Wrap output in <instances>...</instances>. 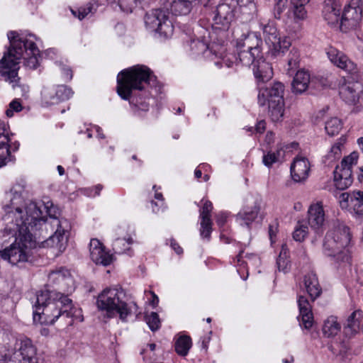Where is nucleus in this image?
<instances>
[{
	"label": "nucleus",
	"instance_id": "nucleus-23",
	"mask_svg": "<svg viewBox=\"0 0 363 363\" xmlns=\"http://www.w3.org/2000/svg\"><path fill=\"white\" fill-rule=\"evenodd\" d=\"M362 91V84L358 82H346L340 87V96L347 104H354Z\"/></svg>",
	"mask_w": 363,
	"mask_h": 363
},
{
	"label": "nucleus",
	"instance_id": "nucleus-17",
	"mask_svg": "<svg viewBox=\"0 0 363 363\" xmlns=\"http://www.w3.org/2000/svg\"><path fill=\"white\" fill-rule=\"evenodd\" d=\"M325 221V213L322 201L313 202L308 210V222L317 233L323 232Z\"/></svg>",
	"mask_w": 363,
	"mask_h": 363
},
{
	"label": "nucleus",
	"instance_id": "nucleus-54",
	"mask_svg": "<svg viewBox=\"0 0 363 363\" xmlns=\"http://www.w3.org/2000/svg\"><path fill=\"white\" fill-rule=\"evenodd\" d=\"M290 58L288 61L289 70L296 68L298 63L299 55L298 51L295 49H292L289 53Z\"/></svg>",
	"mask_w": 363,
	"mask_h": 363
},
{
	"label": "nucleus",
	"instance_id": "nucleus-50",
	"mask_svg": "<svg viewBox=\"0 0 363 363\" xmlns=\"http://www.w3.org/2000/svg\"><path fill=\"white\" fill-rule=\"evenodd\" d=\"M156 345L155 343L147 344L140 351V354L144 360H152L155 357Z\"/></svg>",
	"mask_w": 363,
	"mask_h": 363
},
{
	"label": "nucleus",
	"instance_id": "nucleus-49",
	"mask_svg": "<svg viewBox=\"0 0 363 363\" xmlns=\"http://www.w3.org/2000/svg\"><path fill=\"white\" fill-rule=\"evenodd\" d=\"M212 231L211 219H201L200 235L203 238L209 239Z\"/></svg>",
	"mask_w": 363,
	"mask_h": 363
},
{
	"label": "nucleus",
	"instance_id": "nucleus-32",
	"mask_svg": "<svg viewBox=\"0 0 363 363\" xmlns=\"http://www.w3.org/2000/svg\"><path fill=\"white\" fill-rule=\"evenodd\" d=\"M362 318V311L361 310H356L349 315L344 328L346 335H352L359 331Z\"/></svg>",
	"mask_w": 363,
	"mask_h": 363
},
{
	"label": "nucleus",
	"instance_id": "nucleus-47",
	"mask_svg": "<svg viewBox=\"0 0 363 363\" xmlns=\"http://www.w3.org/2000/svg\"><path fill=\"white\" fill-rule=\"evenodd\" d=\"M145 321L152 331L157 330L160 328L159 315L155 312H152L145 315Z\"/></svg>",
	"mask_w": 363,
	"mask_h": 363
},
{
	"label": "nucleus",
	"instance_id": "nucleus-24",
	"mask_svg": "<svg viewBox=\"0 0 363 363\" xmlns=\"http://www.w3.org/2000/svg\"><path fill=\"white\" fill-rule=\"evenodd\" d=\"M299 315L301 317L300 325L306 329H309L313 323V315L311 306L308 300L303 296H298L297 300Z\"/></svg>",
	"mask_w": 363,
	"mask_h": 363
},
{
	"label": "nucleus",
	"instance_id": "nucleus-48",
	"mask_svg": "<svg viewBox=\"0 0 363 363\" xmlns=\"http://www.w3.org/2000/svg\"><path fill=\"white\" fill-rule=\"evenodd\" d=\"M277 265L279 271L286 273L290 268V261L287 259L286 252L283 250L280 252L277 259Z\"/></svg>",
	"mask_w": 363,
	"mask_h": 363
},
{
	"label": "nucleus",
	"instance_id": "nucleus-4",
	"mask_svg": "<svg viewBox=\"0 0 363 363\" xmlns=\"http://www.w3.org/2000/svg\"><path fill=\"white\" fill-rule=\"evenodd\" d=\"M253 73L257 84V101L259 106L268 105L269 113L274 122L281 120L284 112V85L279 82L267 84L273 76L272 65L261 56L253 65Z\"/></svg>",
	"mask_w": 363,
	"mask_h": 363
},
{
	"label": "nucleus",
	"instance_id": "nucleus-1",
	"mask_svg": "<svg viewBox=\"0 0 363 363\" xmlns=\"http://www.w3.org/2000/svg\"><path fill=\"white\" fill-rule=\"evenodd\" d=\"M23 187L14 186L6 194L9 203L4 206L5 215V228L0 230V246L14 241L16 237H21L28 228L41 230L43 227L47 230L48 227H57L55 233L48 239L42 242L43 247H55L58 252H63L69 236V224L66 219L60 220L50 217V221L45 220L41 206L38 203L24 199L22 195Z\"/></svg>",
	"mask_w": 363,
	"mask_h": 363
},
{
	"label": "nucleus",
	"instance_id": "nucleus-25",
	"mask_svg": "<svg viewBox=\"0 0 363 363\" xmlns=\"http://www.w3.org/2000/svg\"><path fill=\"white\" fill-rule=\"evenodd\" d=\"M148 34L154 39L162 41L170 38L174 32V24H145Z\"/></svg>",
	"mask_w": 363,
	"mask_h": 363
},
{
	"label": "nucleus",
	"instance_id": "nucleus-26",
	"mask_svg": "<svg viewBox=\"0 0 363 363\" xmlns=\"http://www.w3.org/2000/svg\"><path fill=\"white\" fill-rule=\"evenodd\" d=\"M243 252H240L239 255L234 259L233 262L238 267V272L240 277L245 280L248 276V266L249 264H258L260 262L259 258L256 255H250L245 256V259H243Z\"/></svg>",
	"mask_w": 363,
	"mask_h": 363
},
{
	"label": "nucleus",
	"instance_id": "nucleus-18",
	"mask_svg": "<svg viewBox=\"0 0 363 363\" xmlns=\"http://www.w3.org/2000/svg\"><path fill=\"white\" fill-rule=\"evenodd\" d=\"M90 257L96 264L108 266L113 262V255L106 250L97 239H91L89 243Z\"/></svg>",
	"mask_w": 363,
	"mask_h": 363
},
{
	"label": "nucleus",
	"instance_id": "nucleus-15",
	"mask_svg": "<svg viewBox=\"0 0 363 363\" xmlns=\"http://www.w3.org/2000/svg\"><path fill=\"white\" fill-rule=\"evenodd\" d=\"M260 211V201L250 197L247 203L236 215V221L241 226L250 228L251 224L256 220Z\"/></svg>",
	"mask_w": 363,
	"mask_h": 363
},
{
	"label": "nucleus",
	"instance_id": "nucleus-28",
	"mask_svg": "<svg viewBox=\"0 0 363 363\" xmlns=\"http://www.w3.org/2000/svg\"><path fill=\"white\" fill-rule=\"evenodd\" d=\"M303 285L306 292L313 301L321 294L322 289L318 277L315 273L310 272L305 275L303 279Z\"/></svg>",
	"mask_w": 363,
	"mask_h": 363
},
{
	"label": "nucleus",
	"instance_id": "nucleus-20",
	"mask_svg": "<svg viewBox=\"0 0 363 363\" xmlns=\"http://www.w3.org/2000/svg\"><path fill=\"white\" fill-rule=\"evenodd\" d=\"M316 78L311 77L308 71L298 70L292 82V91L296 94H302L307 90L309 86L316 88Z\"/></svg>",
	"mask_w": 363,
	"mask_h": 363
},
{
	"label": "nucleus",
	"instance_id": "nucleus-51",
	"mask_svg": "<svg viewBox=\"0 0 363 363\" xmlns=\"http://www.w3.org/2000/svg\"><path fill=\"white\" fill-rule=\"evenodd\" d=\"M335 196L338 199L340 207L342 209H346L350 206L352 191L338 193L335 194Z\"/></svg>",
	"mask_w": 363,
	"mask_h": 363
},
{
	"label": "nucleus",
	"instance_id": "nucleus-58",
	"mask_svg": "<svg viewBox=\"0 0 363 363\" xmlns=\"http://www.w3.org/2000/svg\"><path fill=\"white\" fill-rule=\"evenodd\" d=\"M60 69L62 71V74L64 75L66 79L70 80L72 78V72L69 69V67L66 65L60 63Z\"/></svg>",
	"mask_w": 363,
	"mask_h": 363
},
{
	"label": "nucleus",
	"instance_id": "nucleus-40",
	"mask_svg": "<svg viewBox=\"0 0 363 363\" xmlns=\"http://www.w3.org/2000/svg\"><path fill=\"white\" fill-rule=\"evenodd\" d=\"M310 0H291L294 6V18L298 21H303L307 16V12L305 6L309 3Z\"/></svg>",
	"mask_w": 363,
	"mask_h": 363
},
{
	"label": "nucleus",
	"instance_id": "nucleus-53",
	"mask_svg": "<svg viewBox=\"0 0 363 363\" xmlns=\"http://www.w3.org/2000/svg\"><path fill=\"white\" fill-rule=\"evenodd\" d=\"M308 234V227L304 225H298L294 233H293V238L295 240L301 242L303 241L306 235Z\"/></svg>",
	"mask_w": 363,
	"mask_h": 363
},
{
	"label": "nucleus",
	"instance_id": "nucleus-8",
	"mask_svg": "<svg viewBox=\"0 0 363 363\" xmlns=\"http://www.w3.org/2000/svg\"><path fill=\"white\" fill-rule=\"evenodd\" d=\"M28 228L21 237H16L9 246L0 250V257L12 265L28 262L32 250L36 247L38 242Z\"/></svg>",
	"mask_w": 363,
	"mask_h": 363
},
{
	"label": "nucleus",
	"instance_id": "nucleus-33",
	"mask_svg": "<svg viewBox=\"0 0 363 363\" xmlns=\"http://www.w3.org/2000/svg\"><path fill=\"white\" fill-rule=\"evenodd\" d=\"M340 330L341 325L336 316L330 315L324 320L322 331L325 337H334L340 332Z\"/></svg>",
	"mask_w": 363,
	"mask_h": 363
},
{
	"label": "nucleus",
	"instance_id": "nucleus-45",
	"mask_svg": "<svg viewBox=\"0 0 363 363\" xmlns=\"http://www.w3.org/2000/svg\"><path fill=\"white\" fill-rule=\"evenodd\" d=\"M346 141L345 138H340L331 147L328 157L330 160H337L341 157L342 149Z\"/></svg>",
	"mask_w": 363,
	"mask_h": 363
},
{
	"label": "nucleus",
	"instance_id": "nucleus-62",
	"mask_svg": "<svg viewBox=\"0 0 363 363\" xmlns=\"http://www.w3.org/2000/svg\"><path fill=\"white\" fill-rule=\"evenodd\" d=\"M265 142L271 145L274 142V134L272 132H267L265 136Z\"/></svg>",
	"mask_w": 363,
	"mask_h": 363
},
{
	"label": "nucleus",
	"instance_id": "nucleus-27",
	"mask_svg": "<svg viewBox=\"0 0 363 363\" xmlns=\"http://www.w3.org/2000/svg\"><path fill=\"white\" fill-rule=\"evenodd\" d=\"M49 280L57 284H63L67 286V289L65 291L67 293L72 292L73 290V280L69 270L65 268H60L58 270L53 271L49 274Z\"/></svg>",
	"mask_w": 363,
	"mask_h": 363
},
{
	"label": "nucleus",
	"instance_id": "nucleus-46",
	"mask_svg": "<svg viewBox=\"0 0 363 363\" xmlns=\"http://www.w3.org/2000/svg\"><path fill=\"white\" fill-rule=\"evenodd\" d=\"M201 203H202V207L199 210L200 219H211V213L213 210L212 203L208 200H206L205 199H203L201 201Z\"/></svg>",
	"mask_w": 363,
	"mask_h": 363
},
{
	"label": "nucleus",
	"instance_id": "nucleus-29",
	"mask_svg": "<svg viewBox=\"0 0 363 363\" xmlns=\"http://www.w3.org/2000/svg\"><path fill=\"white\" fill-rule=\"evenodd\" d=\"M211 16L213 21L220 23H231L234 18L233 9L228 4H219Z\"/></svg>",
	"mask_w": 363,
	"mask_h": 363
},
{
	"label": "nucleus",
	"instance_id": "nucleus-57",
	"mask_svg": "<svg viewBox=\"0 0 363 363\" xmlns=\"http://www.w3.org/2000/svg\"><path fill=\"white\" fill-rule=\"evenodd\" d=\"M228 213L220 212L216 215V223L220 227H223L227 221Z\"/></svg>",
	"mask_w": 363,
	"mask_h": 363
},
{
	"label": "nucleus",
	"instance_id": "nucleus-59",
	"mask_svg": "<svg viewBox=\"0 0 363 363\" xmlns=\"http://www.w3.org/2000/svg\"><path fill=\"white\" fill-rule=\"evenodd\" d=\"M170 246L175 251V252L178 255H182L183 253V249L179 246V245L177 242L174 239L170 240Z\"/></svg>",
	"mask_w": 363,
	"mask_h": 363
},
{
	"label": "nucleus",
	"instance_id": "nucleus-37",
	"mask_svg": "<svg viewBox=\"0 0 363 363\" xmlns=\"http://www.w3.org/2000/svg\"><path fill=\"white\" fill-rule=\"evenodd\" d=\"M1 337L2 342H0V358L7 360V357L13 351L14 337L6 333H4Z\"/></svg>",
	"mask_w": 363,
	"mask_h": 363
},
{
	"label": "nucleus",
	"instance_id": "nucleus-10",
	"mask_svg": "<svg viewBox=\"0 0 363 363\" xmlns=\"http://www.w3.org/2000/svg\"><path fill=\"white\" fill-rule=\"evenodd\" d=\"M7 359L8 363H38L36 349L29 338L20 337L14 340L13 351Z\"/></svg>",
	"mask_w": 363,
	"mask_h": 363
},
{
	"label": "nucleus",
	"instance_id": "nucleus-34",
	"mask_svg": "<svg viewBox=\"0 0 363 363\" xmlns=\"http://www.w3.org/2000/svg\"><path fill=\"white\" fill-rule=\"evenodd\" d=\"M241 8V13L245 21H255L257 17V6L253 0H235Z\"/></svg>",
	"mask_w": 363,
	"mask_h": 363
},
{
	"label": "nucleus",
	"instance_id": "nucleus-9",
	"mask_svg": "<svg viewBox=\"0 0 363 363\" xmlns=\"http://www.w3.org/2000/svg\"><path fill=\"white\" fill-rule=\"evenodd\" d=\"M361 1L362 0H351L349 4L345 7L340 17L336 0H323L324 4L323 18L328 23H339V21L340 23L344 21L358 23L362 20V10L360 7Z\"/></svg>",
	"mask_w": 363,
	"mask_h": 363
},
{
	"label": "nucleus",
	"instance_id": "nucleus-38",
	"mask_svg": "<svg viewBox=\"0 0 363 363\" xmlns=\"http://www.w3.org/2000/svg\"><path fill=\"white\" fill-rule=\"evenodd\" d=\"M192 346V341L189 336L182 335L177 337L175 342V351L180 355L185 357L188 354L190 348Z\"/></svg>",
	"mask_w": 363,
	"mask_h": 363
},
{
	"label": "nucleus",
	"instance_id": "nucleus-7",
	"mask_svg": "<svg viewBox=\"0 0 363 363\" xmlns=\"http://www.w3.org/2000/svg\"><path fill=\"white\" fill-rule=\"evenodd\" d=\"M350 229L343 223H335L327 232L323 242L324 253L334 257L337 262L350 263L351 255Z\"/></svg>",
	"mask_w": 363,
	"mask_h": 363
},
{
	"label": "nucleus",
	"instance_id": "nucleus-6",
	"mask_svg": "<svg viewBox=\"0 0 363 363\" xmlns=\"http://www.w3.org/2000/svg\"><path fill=\"white\" fill-rule=\"evenodd\" d=\"M124 293L117 288H106L98 296L96 306L99 311L104 313V317L113 318L119 316L122 321H126L131 315L136 316L140 313L134 301L125 302L123 300Z\"/></svg>",
	"mask_w": 363,
	"mask_h": 363
},
{
	"label": "nucleus",
	"instance_id": "nucleus-43",
	"mask_svg": "<svg viewBox=\"0 0 363 363\" xmlns=\"http://www.w3.org/2000/svg\"><path fill=\"white\" fill-rule=\"evenodd\" d=\"M52 88L55 89L56 97H57V103L69 99L73 94L72 89L65 85H57Z\"/></svg>",
	"mask_w": 363,
	"mask_h": 363
},
{
	"label": "nucleus",
	"instance_id": "nucleus-2",
	"mask_svg": "<svg viewBox=\"0 0 363 363\" xmlns=\"http://www.w3.org/2000/svg\"><path fill=\"white\" fill-rule=\"evenodd\" d=\"M9 46L0 60V78L12 84L13 88L18 85V65L21 60L24 65L35 69L39 65L40 50L36 45L37 38L33 35H24L17 31L7 33Z\"/></svg>",
	"mask_w": 363,
	"mask_h": 363
},
{
	"label": "nucleus",
	"instance_id": "nucleus-42",
	"mask_svg": "<svg viewBox=\"0 0 363 363\" xmlns=\"http://www.w3.org/2000/svg\"><path fill=\"white\" fill-rule=\"evenodd\" d=\"M131 243L132 239L130 238H118L113 243V250L115 253L123 254L130 248Z\"/></svg>",
	"mask_w": 363,
	"mask_h": 363
},
{
	"label": "nucleus",
	"instance_id": "nucleus-52",
	"mask_svg": "<svg viewBox=\"0 0 363 363\" xmlns=\"http://www.w3.org/2000/svg\"><path fill=\"white\" fill-rule=\"evenodd\" d=\"M156 188L157 186L154 185L153 189L155 191V199H157L160 202V203L154 201H151L152 211L155 213L159 212L160 208L164 207L163 195L162 193L157 192Z\"/></svg>",
	"mask_w": 363,
	"mask_h": 363
},
{
	"label": "nucleus",
	"instance_id": "nucleus-56",
	"mask_svg": "<svg viewBox=\"0 0 363 363\" xmlns=\"http://www.w3.org/2000/svg\"><path fill=\"white\" fill-rule=\"evenodd\" d=\"M22 109V106L18 100L12 101L9 104V108L6 110V114L8 117L13 115V111L19 112Z\"/></svg>",
	"mask_w": 363,
	"mask_h": 363
},
{
	"label": "nucleus",
	"instance_id": "nucleus-12",
	"mask_svg": "<svg viewBox=\"0 0 363 363\" xmlns=\"http://www.w3.org/2000/svg\"><path fill=\"white\" fill-rule=\"evenodd\" d=\"M263 33L269 52L274 57L282 56L290 48L291 43L286 36H281L274 24H264Z\"/></svg>",
	"mask_w": 363,
	"mask_h": 363
},
{
	"label": "nucleus",
	"instance_id": "nucleus-35",
	"mask_svg": "<svg viewBox=\"0 0 363 363\" xmlns=\"http://www.w3.org/2000/svg\"><path fill=\"white\" fill-rule=\"evenodd\" d=\"M285 156V151L282 145H279L275 152L268 151L267 154H264L262 157L263 164L267 167H271L277 162H281Z\"/></svg>",
	"mask_w": 363,
	"mask_h": 363
},
{
	"label": "nucleus",
	"instance_id": "nucleus-64",
	"mask_svg": "<svg viewBox=\"0 0 363 363\" xmlns=\"http://www.w3.org/2000/svg\"><path fill=\"white\" fill-rule=\"evenodd\" d=\"M358 28H355L357 38L363 40V24H358Z\"/></svg>",
	"mask_w": 363,
	"mask_h": 363
},
{
	"label": "nucleus",
	"instance_id": "nucleus-13",
	"mask_svg": "<svg viewBox=\"0 0 363 363\" xmlns=\"http://www.w3.org/2000/svg\"><path fill=\"white\" fill-rule=\"evenodd\" d=\"M358 160V154L352 152L341 162L340 166H337L334 170V184L337 189L344 190L352 183V167Z\"/></svg>",
	"mask_w": 363,
	"mask_h": 363
},
{
	"label": "nucleus",
	"instance_id": "nucleus-5",
	"mask_svg": "<svg viewBox=\"0 0 363 363\" xmlns=\"http://www.w3.org/2000/svg\"><path fill=\"white\" fill-rule=\"evenodd\" d=\"M33 308V322L40 325H52L60 317H72L77 311L67 295L49 289L37 292Z\"/></svg>",
	"mask_w": 363,
	"mask_h": 363
},
{
	"label": "nucleus",
	"instance_id": "nucleus-31",
	"mask_svg": "<svg viewBox=\"0 0 363 363\" xmlns=\"http://www.w3.org/2000/svg\"><path fill=\"white\" fill-rule=\"evenodd\" d=\"M172 13L165 9H155L146 13L145 23H166L172 19Z\"/></svg>",
	"mask_w": 363,
	"mask_h": 363
},
{
	"label": "nucleus",
	"instance_id": "nucleus-11",
	"mask_svg": "<svg viewBox=\"0 0 363 363\" xmlns=\"http://www.w3.org/2000/svg\"><path fill=\"white\" fill-rule=\"evenodd\" d=\"M13 137L9 125L0 121V167L16 160L12 152L19 149L20 144L17 140L13 141Z\"/></svg>",
	"mask_w": 363,
	"mask_h": 363
},
{
	"label": "nucleus",
	"instance_id": "nucleus-22",
	"mask_svg": "<svg viewBox=\"0 0 363 363\" xmlns=\"http://www.w3.org/2000/svg\"><path fill=\"white\" fill-rule=\"evenodd\" d=\"M262 38L255 33L244 35L237 40L236 49H247L254 52L255 55H262Z\"/></svg>",
	"mask_w": 363,
	"mask_h": 363
},
{
	"label": "nucleus",
	"instance_id": "nucleus-55",
	"mask_svg": "<svg viewBox=\"0 0 363 363\" xmlns=\"http://www.w3.org/2000/svg\"><path fill=\"white\" fill-rule=\"evenodd\" d=\"M287 0H278L274 6V16L278 20L281 18V13L286 9Z\"/></svg>",
	"mask_w": 363,
	"mask_h": 363
},
{
	"label": "nucleus",
	"instance_id": "nucleus-63",
	"mask_svg": "<svg viewBox=\"0 0 363 363\" xmlns=\"http://www.w3.org/2000/svg\"><path fill=\"white\" fill-rule=\"evenodd\" d=\"M276 233H277V227L274 226L272 225H269V238H270V240H272V242H273V238L276 236Z\"/></svg>",
	"mask_w": 363,
	"mask_h": 363
},
{
	"label": "nucleus",
	"instance_id": "nucleus-16",
	"mask_svg": "<svg viewBox=\"0 0 363 363\" xmlns=\"http://www.w3.org/2000/svg\"><path fill=\"white\" fill-rule=\"evenodd\" d=\"M190 47L193 54L197 55H203L205 57L211 58V60H214V56L215 58H218L220 60V57L225 50V48L221 45L213 43L209 46L203 40H200L199 39L193 40L191 43Z\"/></svg>",
	"mask_w": 363,
	"mask_h": 363
},
{
	"label": "nucleus",
	"instance_id": "nucleus-60",
	"mask_svg": "<svg viewBox=\"0 0 363 363\" xmlns=\"http://www.w3.org/2000/svg\"><path fill=\"white\" fill-rule=\"evenodd\" d=\"M266 128V122L264 120L258 121L255 128V130L257 133H262Z\"/></svg>",
	"mask_w": 363,
	"mask_h": 363
},
{
	"label": "nucleus",
	"instance_id": "nucleus-41",
	"mask_svg": "<svg viewBox=\"0 0 363 363\" xmlns=\"http://www.w3.org/2000/svg\"><path fill=\"white\" fill-rule=\"evenodd\" d=\"M342 126L341 121L336 117H333L326 121L325 129L329 135L333 136L339 133Z\"/></svg>",
	"mask_w": 363,
	"mask_h": 363
},
{
	"label": "nucleus",
	"instance_id": "nucleus-61",
	"mask_svg": "<svg viewBox=\"0 0 363 363\" xmlns=\"http://www.w3.org/2000/svg\"><path fill=\"white\" fill-rule=\"evenodd\" d=\"M148 293L152 296V300L150 301V303L153 306L155 307L159 303V298L158 296L153 292V291H148Z\"/></svg>",
	"mask_w": 363,
	"mask_h": 363
},
{
	"label": "nucleus",
	"instance_id": "nucleus-3",
	"mask_svg": "<svg viewBox=\"0 0 363 363\" xmlns=\"http://www.w3.org/2000/svg\"><path fill=\"white\" fill-rule=\"evenodd\" d=\"M156 77L145 65H138L119 72L117 77V92L124 100H128L133 108L146 111L149 108L147 99L140 94L146 86H155Z\"/></svg>",
	"mask_w": 363,
	"mask_h": 363
},
{
	"label": "nucleus",
	"instance_id": "nucleus-21",
	"mask_svg": "<svg viewBox=\"0 0 363 363\" xmlns=\"http://www.w3.org/2000/svg\"><path fill=\"white\" fill-rule=\"evenodd\" d=\"M291 175L293 180L300 182L306 180L310 172V163L307 158L297 156L291 165Z\"/></svg>",
	"mask_w": 363,
	"mask_h": 363
},
{
	"label": "nucleus",
	"instance_id": "nucleus-19",
	"mask_svg": "<svg viewBox=\"0 0 363 363\" xmlns=\"http://www.w3.org/2000/svg\"><path fill=\"white\" fill-rule=\"evenodd\" d=\"M326 53L330 62L337 67L348 73L356 72L357 65L342 52L330 47Z\"/></svg>",
	"mask_w": 363,
	"mask_h": 363
},
{
	"label": "nucleus",
	"instance_id": "nucleus-14",
	"mask_svg": "<svg viewBox=\"0 0 363 363\" xmlns=\"http://www.w3.org/2000/svg\"><path fill=\"white\" fill-rule=\"evenodd\" d=\"M237 55L228 53L220 57V60L215 61V65L218 67L223 65L227 67H233L234 65L240 63L243 66L250 67L253 65L257 60H260L262 55H255L254 52L247 49H237Z\"/></svg>",
	"mask_w": 363,
	"mask_h": 363
},
{
	"label": "nucleus",
	"instance_id": "nucleus-30",
	"mask_svg": "<svg viewBox=\"0 0 363 363\" xmlns=\"http://www.w3.org/2000/svg\"><path fill=\"white\" fill-rule=\"evenodd\" d=\"M196 0H167L169 3L173 16H181L189 14Z\"/></svg>",
	"mask_w": 363,
	"mask_h": 363
},
{
	"label": "nucleus",
	"instance_id": "nucleus-39",
	"mask_svg": "<svg viewBox=\"0 0 363 363\" xmlns=\"http://www.w3.org/2000/svg\"><path fill=\"white\" fill-rule=\"evenodd\" d=\"M350 206L357 215H363V191L354 190L352 191Z\"/></svg>",
	"mask_w": 363,
	"mask_h": 363
},
{
	"label": "nucleus",
	"instance_id": "nucleus-44",
	"mask_svg": "<svg viewBox=\"0 0 363 363\" xmlns=\"http://www.w3.org/2000/svg\"><path fill=\"white\" fill-rule=\"evenodd\" d=\"M55 89L52 87L44 88L42 91V99L46 106L57 104V97H56Z\"/></svg>",
	"mask_w": 363,
	"mask_h": 363
},
{
	"label": "nucleus",
	"instance_id": "nucleus-36",
	"mask_svg": "<svg viewBox=\"0 0 363 363\" xmlns=\"http://www.w3.org/2000/svg\"><path fill=\"white\" fill-rule=\"evenodd\" d=\"M97 8L98 4L96 2H89L77 9H71L70 11L74 16L77 17L79 21H82L94 14Z\"/></svg>",
	"mask_w": 363,
	"mask_h": 363
}]
</instances>
